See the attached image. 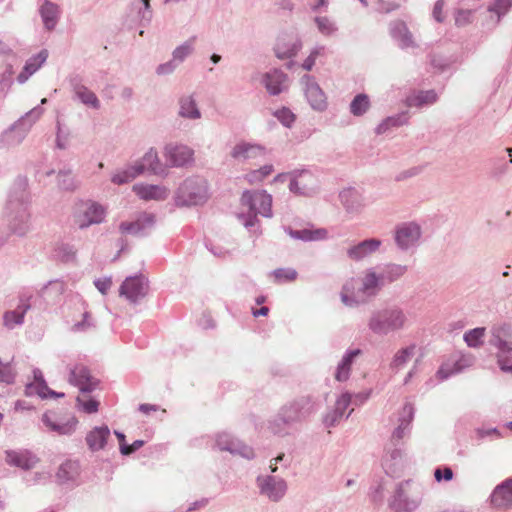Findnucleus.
Masks as SVG:
<instances>
[{
    "label": "nucleus",
    "mask_w": 512,
    "mask_h": 512,
    "mask_svg": "<svg viewBox=\"0 0 512 512\" xmlns=\"http://www.w3.org/2000/svg\"><path fill=\"white\" fill-rule=\"evenodd\" d=\"M148 289V279L144 275L139 274L127 277L121 284L119 292L130 303L137 304L147 295Z\"/></svg>",
    "instance_id": "12"
},
{
    "label": "nucleus",
    "mask_w": 512,
    "mask_h": 512,
    "mask_svg": "<svg viewBox=\"0 0 512 512\" xmlns=\"http://www.w3.org/2000/svg\"><path fill=\"white\" fill-rule=\"evenodd\" d=\"M408 112L403 111L383 119L375 128V133L381 135L386 133L392 128H397L408 123Z\"/></svg>",
    "instance_id": "36"
},
{
    "label": "nucleus",
    "mask_w": 512,
    "mask_h": 512,
    "mask_svg": "<svg viewBox=\"0 0 512 512\" xmlns=\"http://www.w3.org/2000/svg\"><path fill=\"white\" fill-rule=\"evenodd\" d=\"M142 174V167L131 165L125 169L119 170L111 177V182L116 185H123L133 181Z\"/></svg>",
    "instance_id": "41"
},
{
    "label": "nucleus",
    "mask_w": 512,
    "mask_h": 512,
    "mask_svg": "<svg viewBox=\"0 0 512 512\" xmlns=\"http://www.w3.org/2000/svg\"><path fill=\"white\" fill-rule=\"evenodd\" d=\"M414 407L411 403H406L403 407L402 414L399 418V424L392 433L391 440L395 446L397 442L404 438V436L410 431V424L414 418Z\"/></svg>",
    "instance_id": "30"
},
{
    "label": "nucleus",
    "mask_w": 512,
    "mask_h": 512,
    "mask_svg": "<svg viewBox=\"0 0 512 512\" xmlns=\"http://www.w3.org/2000/svg\"><path fill=\"white\" fill-rule=\"evenodd\" d=\"M259 494L271 502H280L288 490L287 481L279 476L259 475L256 478Z\"/></svg>",
    "instance_id": "8"
},
{
    "label": "nucleus",
    "mask_w": 512,
    "mask_h": 512,
    "mask_svg": "<svg viewBox=\"0 0 512 512\" xmlns=\"http://www.w3.org/2000/svg\"><path fill=\"white\" fill-rule=\"evenodd\" d=\"M272 273L278 282L293 281L297 277V271L292 268H278Z\"/></svg>",
    "instance_id": "57"
},
{
    "label": "nucleus",
    "mask_w": 512,
    "mask_h": 512,
    "mask_svg": "<svg viewBox=\"0 0 512 512\" xmlns=\"http://www.w3.org/2000/svg\"><path fill=\"white\" fill-rule=\"evenodd\" d=\"M301 83L304 85L305 97L315 111L322 112L327 108V98L315 78L309 74H305L301 78Z\"/></svg>",
    "instance_id": "15"
},
{
    "label": "nucleus",
    "mask_w": 512,
    "mask_h": 512,
    "mask_svg": "<svg viewBox=\"0 0 512 512\" xmlns=\"http://www.w3.org/2000/svg\"><path fill=\"white\" fill-rule=\"evenodd\" d=\"M409 313L398 305H390L371 312L367 327L376 336H388L408 329Z\"/></svg>",
    "instance_id": "4"
},
{
    "label": "nucleus",
    "mask_w": 512,
    "mask_h": 512,
    "mask_svg": "<svg viewBox=\"0 0 512 512\" xmlns=\"http://www.w3.org/2000/svg\"><path fill=\"white\" fill-rule=\"evenodd\" d=\"M289 78L279 68L271 69L261 76V84L271 96H277L288 89Z\"/></svg>",
    "instance_id": "18"
},
{
    "label": "nucleus",
    "mask_w": 512,
    "mask_h": 512,
    "mask_svg": "<svg viewBox=\"0 0 512 512\" xmlns=\"http://www.w3.org/2000/svg\"><path fill=\"white\" fill-rule=\"evenodd\" d=\"M33 378L34 382L28 383L25 386V395L28 397L38 395L40 398L44 399L45 390H48V385L44 379L43 373L39 368L33 369Z\"/></svg>",
    "instance_id": "37"
},
{
    "label": "nucleus",
    "mask_w": 512,
    "mask_h": 512,
    "mask_svg": "<svg viewBox=\"0 0 512 512\" xmlns=\"http://www.w3.org/2000/svg\"><path fill=\"white\" fill-rule=\"evenodd\" d=\"M80 476V464L75 460H66L63 462L57 472L56 481L59 485L75 486Z\"/></svg>",
    "instance_id": "24"
},
{
    "label": "nucleus",
    "mask_w": 512,
    "mask_h": 512,
    "mask_svg": "<svg viewBox=\"0 0 512 512\" xmlns=\"http://www.w3.org/2000/svg\"><path fill=\"white\" fill-rule=\"evenodd\" d=\"M135 166L142 167V174L145 171H149L155 175L166 174V164H163L159 157L156 149L150 148L141 158V160L134 164Z\"/></svg>",
    "instance_id": "29"
},
{
    "label": "nucleus",
    "mask_w": 512,
    "mask_h": 512,
    "mask_svg": "<svg viewBox=\"0 0 512 512\" xmlns=\"http://www.w3.org/2000/svg\"><path fill=\"white\" fill-rule=\"evenodd\" d=\"M361 354L362 350L358 348L347 350L336 367L334 374L335 380L338 382L347 381L350 377L351 367L355 361V358Z\"/></svg>",
    "instance_id": "32"
},
{
    "label": "nucleus",
    "mask_w": 512,
    "mask_h": 512,
    "mask_svg": "<svg viewBox=\"0 0 512 512\" xmlns=\"http://www.w3.org/2000/svg\"><path fill=\"white\" fill-rule=\"evenodd\" d=\"M178 116L186 120H199L202 113L194 94L182 95L178 98Z\"/></svg>",
    "instance_id": "28"
},
{
    "label": "nucleus",
    "mask_w": 512,
    "mask_h": 512,
    "mask_svg": "<svg viewBox=\"0 0 512 512\" xmlns=\"http://www.w3.org/2000/svg\"><path fill=\"white\" fill-rule=\"evenodd\" d=\"M77 407L87 414L96 413L99 409V402L94 398L83 400L81 397L76 398Z\"/></svg>",
    "instance_id": "56"
},
{
    "label": "nucleus",
    "mask_w": 512,
    "mask_h": 512,
    "mask_svg": "<svg viewBox=\"0 0 512 512\" xmlns=\"http://www.w3.org/2000/svg\"><path fill=\"white\" fill-rule=\"evenodd\" d=\"M44 27L51 31L59 20V6L51 1L46 0L39 9Z\"/></svg>",
    "instance_id": "35"
},
{
    "label": "nucleus",
    "mask_w": 512,
    "mask_h": 512,
    "mask_svg": "<svg viewBox=\"0 0 512 512\" xmlns=\"http://www.w3.org/2000/svg\"><path fill=\"white\" fill-rule=\"evenodd\" d=\"M285 232L295 240H301L304 242L319 241L327 238V230L324 228L318 229H293L291 227H285Z\"/></svg>",
    "instance_id": "34"
},
{
    "label": "nucleus",
    "mask_w": 512,
    "mask_h": 512,
    "mask_svg": "<svg viewBox=\"0 0 512 512\" xmlns=\"http://www.w3.org/2000/svg\"><path fill=\"white\" fill-rule=\"evenodd\" d=\"M43 113V109L39 106L34 107L19 120H17L7 131L4 133L5 141L9 145L20 144L27 133L31 129L32 125L40 118Z\"/></svg>",
    "instance_id": "6"
},
{
    "label": "nucleus",
    "mask_w": 512,
    "mask_h": 512,
    "mask_svg": "<svg viewBox=\"0 0 512 512\" xmlns=\"http://www.w3.org/2000/svg\"><path fill=\"white\" fill-rule=\"evenodd\" d=\"M490 501L491 505L495 508H508L512 506V478L504 480L494 488Z\"/></svg>",
    "instance_id": "27"
},
{
    "label": "nucleus",
    "mask_w": 512,
    "mask_h": 512,
    "mask_svg": "<svg viewBox=\"0 0 512 512\" xmlns=\"http://www.w3.org/2000/svg\"><path fill=\"white\" fill-rule=\"evenodd\" d=\"M291 176L289 189L292 193L298 195H306L308 191V183H303L300 178H312V173L309 170H293L289 173Z\"/></svg>",
    "instance_id": "38"
},
{
    "label": "nucleus",
    "mask_w": 512,
    "mask_h": 512,
    "mask_svg": "<svg viewBox=\"0 0 512 512\" xmlns=\"http://www.w3.org/2000/svg\"><path fill=\"white\" fill-rule=\"evenodd\" d=\"M341 420L339 413L336 412L333 408L328 410L323 416V424L327 428H331L336 426V424Z\"/></svg>",
    "instance_id": "64"
},
{
    "label": "nucleus",
    "mask_w": 512,
    "mask_h": 512,
    "mask_svg": "<svg viewBox=\"0 0 512 512\" xmlns=\"http://www.w3.org/2000/svg\"><path fill=\"white\" fill-rule=\"evenodd\" d=\"M489 343L498 349V354L504 355L512 352V333L510 325L506 323L494 325L491 328Z\"/></svg>",
    "instance_id": "20"
},
{
    "label": "nucleus",
    "mask_w": 512,
    "mask_h": 512,
    "mask_svg": "<svg viewBox=\"0 0 512 512\" xmlns=\"http://www.w3.org/2000/svg\"><path fill=\"white\" fill-rule=\"evenodd\" d=\"M48 57L47 50H41L38 54L29 58L25 63V70L30 71V73L34 74L46 61Z\"/></svg>",
    "instance_id": "53"
},
{
    "label": "nucleus",
    "mask_w": 512,
    "mask_h": 512,
    "mask_svg": "<svg viewBox=\"0 0 512 512\" xmlns=\"http://www.w3.org/2000/svg\"><path fill=\"white\" fill-rule=\"evenodd\" d=\"M475 357L472 354H461L453 363H445L441 365L437 371V376L441 380H446L449 377L463 372L465 369L473 366Z\"/></svg>",
    "instance_id": "23"
},
{
    "label": "nucleus",
    "mask_w": 512,
    "mask_h": 512,
    "mask_svg": "<svg viewBox=\"0 0 512 512\" xmlns=\"http://www.w3.org/2000/svg\"><path fill=\"white\" fill-rule=\"evenodd\" d=\"M77 424L78 420L75 417H72L65 422H57L56 425L52 427V431L60 435H71L76 430Z\"/></svg>",
    "instance_id": "55"
},
{
    "label": "nucleus",
    "mask_w": 512,
    "mask_h": 512,
    "mask_svg": "<svg viewBox=\"0 0 512 512\" xmlns=\"http://www.w3.org/2000/svg\"><path fill=\"white\" fill-rule=\"evenodd\" d=\"M163 155L166 161V168H179L193 162L194 151L184 144L168 143L164 147Z\"/></svg>",
    "instance_id": "13"
},
{
    "label": "nucleus",
    "mask_w": 512,
    "mask_h": 512,
    "mask_svg": "<svg viewBox=\"0 0 512 512\" xmlns=\"http://www.w3.org/2000/svg\"><path fill=\"white\" fill-rule=\"evenodd\" d=\"M273 116L286 128H291L296 120V115L287 107L276 110Z\"/></svg>",
    "instance_id": "52"
},
{
    "label": "nucleus",
    "mask_w": 512,
    "mask_h": 512,
    "mask_svg": "<svg viewBox=\"0 0 512 512\" xmlns=\"http://www.w3.org/2000/svg\"><path fill=\"white\" fill-rule=\"evenodd\" d=\"M119 230L122 234H131L137 237H144L136 219L131 222H121L119 225Z\"/></svg>",
    "instance_id": "58"
},
{
    "label": "nucleus",
    "mask_w": 512,
    "mask_h": 512,
    "mask_svg": "<svg viewBox=\"0 0 512 512\" xmlns=\"http://www.w3.org/2000/svg\"><path fill=\"white\" fill-rule=\"evenodd\" d=\"M110 436V429L107 425L96 426L86 435V443L91 452H97L105 448Z\"/></svg>",
    "instance_id": "31"
},
{
    "label": "nucleus",
    "mask_w": 512,
    "mask_h": 512,
    "mask_svg": "<svg viewBox=\"0 0 512 512\" xmlns=\"http://www.w3.org/2000/svg\"><path fill=\"white\" fill-rule=\"evenodd\" d=\"M30 205L28 179L19 175L10 188L5 208L8 228L18 237H25L31 231Z\"/></svg>",
    "instance_id": "2"
},
{
    "label": "nucleus",
    "mask_w": 512,
    "mask_h": 512,
    "mask_svg": "<svg viewBox=\"0 0 512 512\" xmlns=\"http://www.w3.org/2000/svg\"><path fill=\"white\" fill-rule=\"evenodd\" d=\"M382 246V241L378 238H367L357 243L350 245L347 248V257L354 261H363L375 253H377Z\"/></svg>",
    "instance_id": "17"
},
{
    "label": "nucleus",
    "mask_w": 512,
    "mask_h": 512,
    "mask_svg": "<svg viewBox=\"0 0 512 512\" xmlns=\"http://www.w3.org/2000/svg\"><path fill=\"white\" fill-rule=\"evenodd\" d=\"M411 480H405L397 484L394 494L388 501L390 509L394 512H413L420 504V499L409 495Z\"/></svg>",
    "instance_id": "9"
},
{
    "label": "nucleus",
    "mask_w": 512,
    "mask_h": 512,
    "mask_svg": "<svg viewBox=\"0 0 512 512\" xmlns=\"http://www.w3.org/2000/svg\"><path fill=\"white\" fill-rule=\"evenodd\" d=\"M208 199V182L204 177L198 175L184 179L174 193V202L177 207L203 205Z\"/></svg>",
    "instance_id": "5"
},
{
    "label": "nucleus",
    "mask_w": 512,
    "mask_h": 512,
    "mask_svg": "<svg viewBox=\"0 0 512 512\" xmlns=\"http://www.w3.org/2000/svg\"><path fill=\"white\" fill-rule=\"evenodd\" d=\"M408 266L397 263H383L364 270L358 293L367 298L376 297L386 285L402 278Z\"/></svg>",
    "instance_id": "3"
},
{
    "label": "nucleus",
    "mask_w": 512,
    "mask_h": 512,
    "mask_svg": "<svg viewBox=\"0 0 512 512\" xmlns=\"http://www.w3.org/2000/svg\"><path fill=\"white\" fill-rule=\"evenodd\" d=\"M5 461L8 465L21 468L23 470L32 469L39 459L28 450H6Z\"/></svg>",
    "instance_id": "25"
},
{
    "label": "nucleus",
    "mask_w": 512,
    "mask_h": 512,
    "mask_svg": "<svg viewBox=\"0 0 512 512\" xmlns=\"http://www.w3.org/2000/svg\"><path fill=\"white\" fill-rule=\"evenodd\" d=\"M75 97L82 104H84L90 108H93L95 110H98L101 107L100 101H99L98 97L96 96V94L93 91H91L90 89H88L87 87H84L81 90V92L78 93Z\"/></svg>",
    "instance_id": "49"
},
{
    "label": "nucleus",
    "mask_w": 512,
    "mask_h": 512,
    "mask_svg": "<svg viewBox=\"0 0 512 512\" xmlns=\"http://www.w3.org/2000/svg\"><path fill=\"white\" fill-rule=\"evenodd\" d=\"M485 327H476L464 333L463 339L467 346L471 348H479L483 345V338L485 336Z\"/></svg>",
    "instance_id": "44"
},
{
    "label": "nucleus",
    "mask_w": 512,
    "mask_h": 512,
    "mask_svg": "<svg viewBox=\"0 0 512 512\" xmlns=\"http://www.w3.org/2000/svg\"><path fill=\"white\" fill-rule=\"evenodd\" d=\"M68 382L77 387L83 394L93 392L99 387L100 381L92 376L87 366L83 364H75L69 366Z\"/></svg>",
    "instance_id": "10"
},
{
    "label": "nucleus",
    "mask_w": 512,
    "mask_h": 512,
    "mask_svg": "<svg viewBox=\"0 0 512 512\" xmlns=\"http://www.w3.org/2000/svg\"><path fill=\"white\" fill-rule=\"evenodd\" d=\"M69 85L76 96L81 90L86 87L83 83V78L79 74H72L68 78Z\"/></svg>",
    "instance_id": "63"
},
{
    "label": "nucleus",
    "mask_w": 512,
    "mask_h": 512,
    "mask_svg": "<svg viewBox=\"0 0 512 512\" xmlns=\"http://www.w3.org/2000/svg\"><path fill=\"white\" fill-rule=\"evenodd\" d=\"M453 471L450 467L444 466V467H437L434 470V478L437 482L441 481H451L453 479Z\"/></svg>",
    "instance_id": "60"
},
{
    "label": "nucleus",
    "mask_w": 512,
    "mask_h": 512,
    "mask_svg": "<svg viewBox=\"0 0 512 512\" xmlns=\"http://www.w3.org/2000/svg\"><path fill=\"white\" fill-rule=\"evenodd\" d=\"M315 23L321 34L331 36L337 31L336 24L326 16L315 17Z\"/></svg>",
    "instance_id": "51"
},
{
    "label": "nucleus",
    "mask_w": 512,
    "mask_h": 512,
    "mask_svg": "<svg viewBox=\"0 0 512 512\" xmlns=\"http://www.w3.org/2000/svg\"><path fill=\"white\" fill-rule=\"evenodd\" d=\"M339 198L346 211H356L361 206V196L354 188H346L339 193Z\"/></svg>",
    "instance_id": "40"
},
{
    "label": "nucleus",
    "mask_w": 512,
    "mask_h": 512,
    "mask_svg": "<svg viewBox=\"0 0 512 512\" xmlns=\"http://www.w3.org/2000/svg\"><path fill=\"white\" fill-rule=\"evenodd\" d=\"M422 237V227L415 221L402 222L395 227L394 241L401 251L417 247Z\"/></svg>",
    "instance_id": "7"
},
{
    "label": "nucleus",
    "mask_w": 512,
    "mask_h": 512,
    "mask_svg": "<svg viewBox=\"0 0 512 512\" xmlns=\"http://www.w3.org/2000/svg\"><path fill=\"white\" fill-rule=\"evenodd\" d=\"M302 48L301 39L296 35H283L277 39L274 47L278 59H289L297 55Z\"/></svg>",
    "instance_id": "22"
},
{
    "label": "nucleus",
    "mask_w": 512,
    "mask_h": 512,
    "mask_svg": "<svg viewBox=\"0 0 512 512\" xmlns=\"http://www.w3.org/2000/svg\"><path fill=\"white\" fill-rule=\"evenodd\" d=\"M437 100V94L434 90L419 91L416 95L408 99L410 106L421 107L426 104H432Z\"/></svg>",
    "instance_id": "46"
},
{
    "label": "nucleus",
    "mask_w": 512,
    "mask_h": 512,
    "mask_svg": "<svg viewBox=\"0 0 512 512\" xmlns=\"http://www.w3.org/2000/svg\"><path fill=\"white\" fill-rule=\"evenodd\" d=\"M57 257L62 262H73L76 259L77 249L73 244L61 243L56 248Z\"/></svg>",
    "instance_id": "48"
},
{
    "label": "nucleus",
    "mask_w": 512,
    "mask_h": 512,
    "mask_svg": "<svg viewBox=\"0 0 512 512\" xmlns=\"http://www.w3.org/2000/svg\"><path fill=\"white\" fill-rule=\"evenodd\" d=\"M106 210L101 204L88 201L85 209L75 215V223L79 229H86L91 225L100 224L104 221Z\"/></svg>",
    "instance_id": "16"
},
{
    "label": "nucleus",
    "mask_w": 512,
    "mask_h": 512,
    "mask_svg": "<svg viewBox=\"0 0 512 512\" xmlns=\"http://www.w3.org/2000/svg\"><path fill=\"white\" fill-rule=\"evenodd\" d=\"M14 74L13 66L6 64L5 70L0 75V86L2 89L9 88L12 84V76Z\"/></svg>",
    "instance_id": "62"
},
{
    "label": "nucleus",
    "mask_w": 512,
    "mask_h": 512,
    "mask_svg": "<svg viewBox=\"0 0 512 512\" xmlns=\"http://www.w3.org/2000/svg\"><path fill=\"white\" fill-rule=\"evenodd\" d=\"M512 8V0H494L487 8L488 12L496 15V22L499 23Z\"/></svg>",
    "instance_id": "47"
},
{
    "label": "nucleus",
    "mask_w": 512,
    "mask_h": 512,
    "mask_svg": "<svg viewBox=\"0 0 512 512\" xmlns=\"http://www.w3.org/2000/svg\"><path fill=\"white\" fill-rule=\"evenodd\" d=\"M241 203L243 206H247L250 211L263 217H272V196L265 190L244 191L241 196Z\"/></svg>",
    "instance_id": "11"
},
{
    "label": "nucleus",
    "mask_w": 512,
    "mask_h": 512,
    "mask_svg": "<svg viewBox=\"0 0 512 512\" xmlns=\"http://www.w3.org/2000/svg\"><path fill=\"white\" fill-rule=\"evenodd\" d=\"M390 35L397 42L400 49L417 47L413 35L404 21L397 20L392 22L390 24Z\"/></svg>",
    "instance_id": "26"
},
{
    "label": "nucleus",
    "mask_w": 512,
    "mask_h": 512,
    "mask_svg": "<svg viewBox=\"0 0 512 512\" xmlns=\"http://www.w3.org/2000/svg\"><path fill=\"white\" fill-rule=\"evenodd\" d=\"M133 191L143 200H165L168 196V190L164 186L153 184H136Z\"/></svg>",
    "instance_id": "33"
},
{
    "label": "nucleus",
    "mask_w": 512,
    "mask_h": 512,
    "mask_svg": "<svg viewBox=\"0 0 512 512\" xmlns=\"http://www.w3.org/2000/svg\"><path fill=\"white\" fill-rule=\"evenodd\" d=\"M429 57L431 66L438 72L445 71L450 65L449 60L443 56L432 54Z\"/></svg>",
    "instance_id": "59"
},
{
    "label": "nucleus",
    "mask_w": 512,
    "mask_h": 512,
    "mask_svg": "<svg viewBox=\"0 0 512 512\" xmlns=\"http://www.w3.org/2000/svg\"><path fill=\"white\" fill-rule=\"evenodd\" d=\"M58 186L60 189L65 191H73L76 188V182L70 170L68 171H59L58 176Z\"/></svg>",
    "instance_id": "54"
},
{
    "label": "nucleus",
    "mask_w": 512,
    "mask_h": 512,
    "mask_svg": "<svg viewBox=\"0 0 512 512\" xmlns=\"http://www.w3.org/2000/svg\"><path fill=\"white\" fill-rule=\"evenodd\" d=\"M131 9L137 12L139 24L146 27L152 20L150 0H137L131 4Z\"/></svg>",
    "instance_id": "42"
},
{
    "label": "nucleus",
    "mask_w": 512,
    "mask_h": 512,
    "mask_svg": "<svg viewBox=\"0 0 512 512\" xmlns=\"http://www.w3.org/2000/svg\"><path fill=\"white\" fill-rule=\"evenodd\" d=\"M369 96L365 93H359L352 99L349 109L353 116H363L370 108Z\"/></svg>",
    "instance_id": "43"
},
{
    "label": "nucleus",
    "mask_w": 512,
    "mask_h": 512,
    "mask_svg": "<svg viewBox=\"0 0 512 512\" xmlns=\"http://www.w3.org/2000/svg\"><path fill=\"white\" fill-rule=\"evenodd\" d=\"M416 350V345L411 344L409 346L403 347L399 349L393 356L390 362V369L398 372L403 369L404 366L409 362V360L414 356Z\"/></svg>",
    "instance_id": "39"
},
{
    "label": "nucleus",
    "mask_w": 512,
    "mask_h": 512,
    "mask_svg": "<svg viewBox=\"0 0 512 512\" xmlns=\"http://www.w3.org/2000/svg\"><path fill=\"white\" fill-rule=\"evenodd\" d=\"M215 446L220 451H228L231 454L239 455L248 460L255 457V452L252 447L242 443L238 439H235L226 432L218 433L216 435Z\"/></svg>",
    "instance_id": "14"
},
{
    "label": "nucleus",
    "mask_w": 512,
    "mask_h": 512,
    "mask_svg": "<svg viewBox=\"0 0 512 512\" xmlns=\"http://www.w3.org/2000/svg\"><path fill=\"white\" fill-rule=\"evenodd\" d=\"M32 298L33 295H27L25 293L20 295L19 304L16 309L6 311L3 315V324L5 327L12 330L16 326L23 324L25 314L32 307Z\"/></svg>",
    "instance_id": "21"
},
{
    "label": "nucleus",
    "mask_w": 512,
    "mask_h": 512,
    "mask_svg": "<svg viewBox=\"0 0 512 512\" xmlns=\"http://www.w3.org/2000/svg\"><path fill=\"white\" fill-rule=\"evenodd\" d=\"M136 220L139 223L143 236L148 235L156 224V216L153 213L143 212L138 215Z\"/></svg>",
    "instance_id": "50"
},
{
    "label": "nucleus",
    "mask_w": 512,
    "mask_h": 512,
    "mask_svg": "<svg viewBox=\"0 0 512 512\" xmlns=\"http://www.w3.org/2000/svg\"><path fill=\"white\" fill-rule=\"evenodd\" d=\"M195 37L190 38L189 40L183 42L181 45L177 46L172 52V59H174L178 65L183 63L188 56H190L194 51L193 42Z\"/></svg>",
    "instance_id": "45"
},
{
    "label": "nucleus",
    "mask_w": 512,
    "mask_h": 512,
    "mask_svg": "<svg viewBox=\"0 0 512 512\" xmlns=\"http://www.w3.org/2000/svg\"><path fill=\"white\" fill-rule=\"evenodd\" d=\"M177 67L178 63L174 59H171L158 65L156 68V74L159 76L170 75L176 70Z\"/></svg>",
    "instance_id": "61"
},
{
    "label": "nucleus",
    "mask_w": 512,
    "mask_h": 512,
    "mask_svg": "<svg viewBox=\"0 0 512 512\" xmlns=\"http://www.w3.org/2000/svg\"><path fill=\"white\" fill-rule=\"evenodd\" d=\"M318 404L312 395H300L285 402L267 423L268 430L279 437L288 436L297 426L316 413Z\"/></svg>",
    "instance_id": "1"
},
{
    "label": "nucleus",
    "mask_w": 512,
    "mask_h": 512,
    "mask_svg": "<svg viewBox=\"0 0 512 512\" xmlns=\"http://www.w3.org/2000/svg\"><path fill=\"white\" fill-rule=\"evenodd\" d=\"M265 154L266 148L264 146L244 140L236 143L230 151L231 158L239 163L263 157Z\"/></svg>",
    "instance_id": "19"
}]
</instances>
